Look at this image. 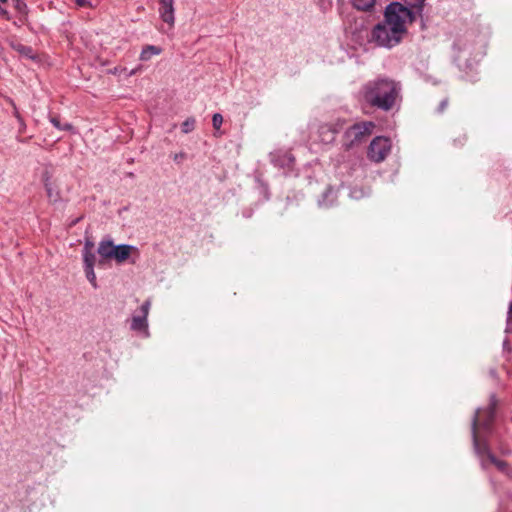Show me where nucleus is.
I'll list each match as a JSON object with an SVG mask.
<instances>
[{
  "instance_id": "5",
  "label": "nucleus",
  "mask_w": 512,
  "mask_h": 512,
  "mask_svg": "<svg viewBox=\"0 0 512 512\" xmlns=\"http://www.w3.org/2000/svg\"><path fill=\"white\" fill-rule=\"evenodd\" d=\"M390 28L384 22L377 24L372 30L371 39L383 47L391 48L398 45L402 37L398 34L397 29L390 30Z\"/></svg>"
},
{
  "instance_id": "9",
  "label": "nucleus",
  "mask_w": 512,
  "mask_h": 512,
  "mask_svg": "<svg viewBox=\"0 0 512 512\" xmlns=\"http://www.w3.org/2000/svg\"><path fill=\"white\" fill-rule=\"evenodd\" d=\"M343 126L344 121L340 119L321 125L318 130L320 140L326 144L333 142Z\"/></svg>"
},
{
  "instance_id": "28",
  "label": "nucleus",
  "mask_w": 512,
  "mask_h": 512,
  "mask_svg": "<svg viewBox=\"0 0 512 512\" xmlns=\"http://www.w3.org/2000/svg\"><path fill=\"white\" fill-rule=\"evenodd\" d=\"M446 105H447V101L445 100V101H443V102L441 103V110H444V108L446 107Z\"/></svg>"
},
{
  "instance_id": "22",
  "label": "nucleus",
  "mask_w": 512,
  "mask_h": 512,
  "mask_svg": "<svg viewBox=\"0 0 512 512\" xmlns=\"http://www.w3.org/2000/svg\"><path fill=\"white\" fill-rule=\"evenodd\" d=\"M75 3L82 8H93L98 4V0H75Z\"/></svg>"
},
{
  "instance_id": "10",
  "label": "nucleus",
  "mask_w": 512,
  "mask_h": 512,
  "mask_svg": "<svg viewBox=\"0 0 512 512\" xmlns=\"http://www.w3.org/2000/svg\"><path fill=\"white\" fill-rule=\"evenodd\" d=\"M159 13L162 20L170 25L174 24L173 0H160Z\"/></svg>"
},
{
  "instance_id": "3",
  "label": "nucleus",
  "mask_w": 512,
  "mask_h": 512,
  "mask_svg": "<svg viewBox=\"0 0 512 512\" xmlns=\"http://www.w3.org/2000/svg\"><path fill=\"white\" fill-rule=\"evenodd\" d=\"M375 126L374 122L362 121L349 127L342 137V146L344 150L349 151L366 141V139L372 134Z\"/></svg>"
},
{
  "instance_id": "12",
  "label": "nucleus",
  "mask_w": 512,
  "mask_h": 512,
  "mask_svg": "<svg viewBox=\"0 0 512 512\" xmlns=\"http://www.w3.org/2000/svg\"><path fill=\"white\" fill-rule=\"evenodd\" d=\"M115 246L112 241H101L98 247V253L103 259L113 258Z\"/></svg>"
},
{
  "instance_id": "2",
  "label": "nucleus",
  "mask_w": 512,
  "mask_h": 512,
  "mask_svg": "<svg viewBox=\"0 0 512 512\" xmlns=\"http://www.w3.org/2000/svg\"><path fill=\"white\" fill-rule=\"evenodd\" d=\"M497 404L496 397L491 395L487 406L479 408L475 412L472 421V436L476 453L487 452L488 443L485 436L492 430Z\"/></svg>"
},
{
  "instance_id": "29",
  "label": "nucleus",
  "mask_w": 512,
  "mask_h": 512,
  "mask_svg": "<svg viewBox=\"0 0 512 512\" xmlns=\"http://www.w3.org/2000/svg\"><path fill=\"white\" fill-rule=\"evenodd\" d=\"M1 2H6L7 0H0Z\"/></svg>"
},
{
  "instance_id": "11",
  "label": "nucleus",
  "mask_w": 512,
  "mask_h": 512,
  "mask_svg": "<svg viewBox=\"0 0 512 512\" xmlns=\"http://www.w3.org/2000/svg\"><path fill=\"white\" fill-rule=\"evenodd\" d=\"M135 248L133 246H130V245H126V244H122V245H119V246H115V249L113 251V258L118 262V263H122L124 261H126L131 252L134 250Z\"/></svg>"
},
{
  "instance_id": "21",
  "label": "nucleus",
  "mask_w": 512,
  "mask_h": 512,
  "mask_svg": "<svg viewBox=\"0 0 512 512\" xmlns=\"http://www.w3.org/2000/svg\"><path fill=\"white\" fill-rule=\"evenodd\" d=\"M85 274L88 279V281L91 283V285L96 288L97 287V281H96V274L94 272V268H85Z\"/></svg>"
},
{
  "instance_id": "15",
  "label": "nucleus",
  "mask_w": 512,
  "mask_h": 512,
  "mask_svg": "<svg viewBox=\"0 0 512 512\" xmlns=\"http://www.w3.org/2000/svg\"><path fill=\"white\" fill-rule=\"evenodd\" d=\"M161 53V49L156 47V46H153V45H148L146 46L141 54H140V59L142 61H147L149 60L153 55H158Z\"/></svg>"
},
{
  "instance_id": "1",
  "label": "nucleus",
  "mask_w": 512,
  "mask_h": 512,
  "mask_svg": "<svg viewBox=\"0 0 512 512\" xmlns=\"http://www.w3.org/2000/svg\"><path fill=\"white\" fill-rule=\"evenodd\" d=\"M399 90L398 84L393 80L377 79L364 86L363 97L370 106L389 111L396 103Z\"/></svg>"
},
{
  "instance_id": "20",
  "label": "nucleus",
  "mask_w": 512,
  "mask_h": 512,
  "mask_svg": "<svg viewBox=\"0 0 512 512\" xmlns=\"http://www.w3.org/2000/svg\"><path fill=\"white\" fill-rule=\"evenodd\" d=\"M222 123H223V116L220 113H215L212 117V124H213V128L216 131L215 132L216 136L221 135V133H219V130H220Z\"/></svg>"
},
{
  "instance_id": "4",
  "label": "nucleus",
  "mask_w": 512,
  "mask_h": 512,
  "mask_svg": "<svg viewBox=\"0 0 512 512\" xmlns=\"http://www.w3.org/2000/svg\"><path fill=\"white\" fill-rule=\"evenodd\" d=\"M412 21L411 11L400 3H391L385 11L384 23L388 25L390 30L397 29L398 34L403 38L406 34V22Z\"/></svg>"
},
{
  "instance_id": "13",
  "label": "nucleus",
  "mask_w": 512,
  "mask_h": 512,
  "mask_svg": "<svg viewBox=\"0 0 512 512\" xmlns=\"http://www.w3.org/2000/svg\"><path fill=\"white\" fill-rule=\"evenodd\" d=\"M12 47L16 52L27 59H34L36 56L34 50L30 46H26L21 43H13Z\"/></svg>"
},
{
  "instance_id": "7",
  "label": "nucleus",
  "mask_w": 512,
  "mask_h": 512,
  "mask_svg": "<svg viewBox=\"0 0 512 512\" xmlns=\"http://www.w3.org/2000/svg\"><path fill=\"white\" fill-rule=\"evenodd\" d=\"M481 457L483 468H487L489 464L494 465L500 472L512 479V467L505 461L496 458L487 446V452L477 453Z\"/></svg>"
},
{
  "instance_id": "26",
  "label": "nucleus",
  "mask_w": 512,
  "mask_h": 512,
  "mask_svg": "<svg viewBox=\"0 0 512 512\" xmlns=\"http://www.w3.org/2000/svg\"><path fill=\"white\" fill-rule=\"evenodd\" d=\"M183 157H184V154H175L174 155V160L178 161V159L183 158Z\"/></svg>"
},
{
  "instance_id": "8",
  "label": "nucleus",
  "mask_w": 512,
  "mask_h": 512,
  "mask_svg": "<svg viewBox=\"0 0 512 512\" xmlns=\"http://www.w3.org/2000/svg\"><path fill=\"white\" fill-rule=\"evenodd\" d=\"M150 309V301H145L136 315L132 317L131 329L148 335L147 317Z\"/></svg>"
},
{
  "instance_id": "23",
  "label": "nucleus",
  "mask_w": 512,
  "mask_h": 512,
  "mask_svg": "<svg viewBox=\"0 0 512 512\" xmlns=\"http://www.w3.org/2000/svg\"><path fill=\"white\" fill-rule=\"evenodd\" d=\"M93 247H94L93 242H91V241L87 240V241L85 242V245H84V249H83V251H90V252H93Z\"/></svg>"
},
{
  "instance_id": "25",
  "label": "nucleus",
  "mask_w": 512,
  "mask_h": 512,
  "mask_svg": "<svg viewBox=\"0 0 512 512\" xmlns=\"http://www.w3.org/2000/svg\"><path fill=\"white\" fill-rule=\"evenodd\" d=\"M415 1H416L415 5L418 6L419 8H421L425 0H415Z\"/></svg>"
},
{
  "instance_id": "6",
  "label": "nucleus",
  "mask_w": 512,
  "mask_h": 512,
  "mask_svg": "<svg viewBox=\"0 0 512 512\" xmlns=\"http://www.w3.org/2000/svg\"><path fill=\"white\" fill-rule=\"evenodd\" d=\"M390 150V140L386 137L378 136L370 143L367 156L371 161L379 163L385 160Z\"/></svg>"
},
{
  "instance_id": "19",
  "label": "nucleus",
  "mask_w": 512,
  "mask_h": 512,
  "mask_svg": "<svg viewBox=\"0 0 512 512\" xmlns=\"http://www.w3.org/2000/svg\"><path fill=\"white\" fill-rule=\"evenodd\" d=\"M50 121L59 130L69 131V130L72 129V125L71 124H69V123L62 124L60 122V119L58 117H56V116H52L50 118Z\"/></svg>"
},
{
  "instance_id": "14",
  "label": "nucleus",
  "mask_w": 512,
  "mask_h": 512,
  "mask_svg": "<svg viewBox=\"0 0 512 512\" xmlns=\"http://www.w3.org/2000/svg\"><path fill=\"white\" fill-rule=\"evenodd\" d=\"M43 183H44V187H45L48 198L51 201H54V202L57 201L59 198V194H58V192H54V189L50 182V176H49L48 172H45L43 175Z\"/></svg>"
},
{
  "instance_id": "17",
  "label": "nucleus",
  "mask_w": 512,
  "mask_h": 512,
  "mask_svg": "<svg viewBox=\"0 0 512 512\" xmlns=\"http://www.w3.org/2000/svg\"><path fill=\"white\" fill-rule=\"evenodd\" d=\"M84 269L94 268L96 262V256L93 252L83 251Z\"/></svg>"
},
{
  "instance_id": "24",
  "label": "nucleus",
  "mask_w": 512,
  "mask_h": 512,
  "mask_svg": "<svg viewBox=\"0 0 512 512\" xmlns=\"http://www.w3.org/2000/svg\"><path fill=\"white\" fill-rule=\"evenodd\" d=\"M507 321L509 324L512 323V300H511V303L509 305L508 312H507Z\"/></svg>"
},
{
  "instance_id": "18",
  "label": "nucleus",
  "mask_w": 512,
  "mask_h": 512,
  "mask_svg": "<svg viewBox=\"0 0 512 512\" xmlns=\"http://www.w3.org/2000/svg\"><path fill=\"white\" fill-rule=\"evenodd\" d=\"M196 120L194 117L187 118L181 125L182 132L187 134L194 130Z\"/></svg>"
},
{
  "instance_id": "16",
  "label": "nucleus",
  "mask_w": 512,
  "mask_h": 512,
  "mask_svg": "<svg viewBox=\"0 0 512 512\" xmlns=\"http://www.w3.org/2000/svg\"><path fill=\"white\" fill-rule=\"evenodd\" d=\"M376 0H352L353 6L360 11H370L374 5Z\"/></svg>"
},
{
  "instance_id": "27",
  "label": "nucleus",
  "mask_w": 512,
  "mask_h": 512,
  "mask_svg": "<svg viewBox=\"0 0 512 512\" xmlns=\"http://www.w3.org/2000/svg\"><path fill=\"white\" fill-rule=\"evenodd\" d=\"M287 159L289 163H292L294 161V157L291 154H287Z\"/></svg>"
}]
</instances>
